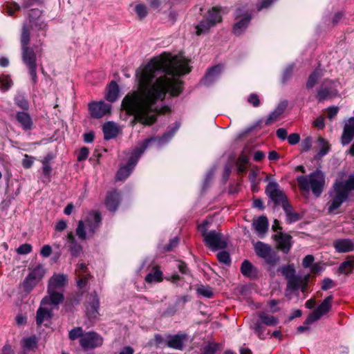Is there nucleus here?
Returning a JSON list of instances; mask_svg holds the SVG:
<instances>
[{"mask_svg": "<svg viewBox=\"0 0 354 354\" xmlns=\"http://www.w3.org/2000/svg\"><path fill=\"white\" fill-rule=\"evenodd\" d=\"M191 71L187 62L178 56L164 52L155 57L136 73L138 90L129 93L123 98L121 107L127 115H134L138 122L152 125L157 121V115L170 111L168 106L160 109L155 106L159 100H164L167 93L178 97L183 91V81L178 77Z\"/></svg>", "mask_w": 354, "mask_h": 354, "instance_id": "f257e3e1", "label": "nucleus"}, {"mask_svg": "<svg viewBox=\"0 0 354 354\" xmlns=\"http://www.w3.org/2000/svg\"><path fill=\"white\" fill-rule=\"evenodd\" d=\"M297 181L301 191L308 193L311 190L316 197L322 194L325 186L324 175L319 170L308 176H300L297 177Z\"/></svg>", "mask_w": 354, "mask_h": 354, "instance_id": "f03ea898", "label": "nucleus"}, {"mask_svg": "<svg viewBox=\"0 0 354 354\" xmlns=\"http://www.w3.org/2000/svg\"><path fill=\"white\" fill-rule=\"evenodd\" d=\"M234 16L236 21L233 25L232 33L240 36L249 26L252 19V11L245 7H239L235 10Z\"/></svg>", "mask_w": 354, "mask_h": 354, "instance_id": "7ed1b4c3", "label": "nucleus"}, {"mask_svg": "<svg viewBox=\"0 0 354 354\" xmlns=\"http://www.w3.org/2000/svg\"><path fill=\"white\" fill-rule=\"evenodd\" d=\"M311 148L317 152V155H326L329 152L330 146L322 136H319L315 142L311 136H307L300 143V151L301 153L307 152Z\"/></svg>", "mask_w": 354, "mask_h": 354, "instance_id": "20e7f679", "label": "nucleus"}, {"mask_svg": "<svg viewBox=\"0 0 354 354\" xmlns=\"http://www.w3.org/2000/svg\"><path fill=\"white\" fill-rule=\"evenodd\" d=\"M45 274L43 266L39 264L35 267L19 285V288L26 295L29 294L33 288L42 279Z\"/></svg>", "mask_w": 354, "mask_h": 354, "instance_id": "39448f33", "label": "nucleus"}, {"mask_svg": "<svg viewBox=\"0 0 354 354\" xmlns=\"http://www.w3.org/2000/svg\"><path fill=\"white\" fill-rule=\"evenodd\" d=\"M199 230L204 238L206 245L210 249L217 250L226 248L227 243L220 232L214 230L207 232L205 223L199 227Z\"/></svg>", "mask_w": 354, "mask_h": 354, "instance_id": "423d86ee", "label": "nucleus"}, {"mask_svg": "<svg viewBox=\"0 0 354 354\" xmlns=\"http://www.w3.org/2000/svg\"><path fill=\"white\" fill-rule=\"evenodd\" d=\"M330 199L326 206L328 213H333L347 201L348 195L335 181L333 185V190L330 192Z\"/></svg>", "mask_w": 354, "mask_h": 354, "instance_id": "0eeeda50", "label": "nucleus"}, {"mask_svg": "<svg viewBox=\"0 0 354 354\" xmlns=\"http://www.w3.org/2000/svg\"><path fill=\"white\" fill-rule=\"evenodd\" d=\"M254 250L257 255L265 260L270 266H274L279 261L277 254L272 252V248L261 241H257L254 245Z\"/></svg>", "mask_w": 354, "mask_h": 354, "instance_id": "6e6552de", "label": "nucleus"}, {"mask_svg": "<svg viewBox=\"0 0 354 354\" xmlns=\"http://www.w3.org/2000/svg\"><path fill=\"white\" fill-rule=\"evenodd\" d=\"M266 193L273 202L274 207L283 206L285 203H288L285 193L280 189L279 184L275 182H270L266 188Z\"/></svg>", "mask_w": 354, "mask_h": 354, "instance_id": "1a4fd4ad", "label": "nucleus"}, {"mask_svg": "<svg viewBox=\"0 0 354 354\" xmlns=\"http://www.w3.org/2000/svg\"><path fill=\"white\" fill-rule=\"evenodd\" d=\"M333 295L326 297L318 307L307 317L306 324H310L327 314L332 308Z\"/></svg>", "mask_w": 354, "mask_h": 354, "instance_id": "9d476101", "label": "nucleus"}, {"mask_svg": "<svg viewBox=\"0 0 354 354\" xmlns=\"http://www.w3.org/2000/svg\"><path fill=\"white\" fill-rule=\"evenodd\" d=\"M103 344V337L95 332L91 331L84 333L80 339V344L84 350L93 349Z\"/></svg>", "mask_w": 354, "mask_h": 354, "instance_id": "9b49d317", "label": "nucleus"}, {"mask_svg": "<svg viewBox=\"0 0 354 354\" xmlns=\"http://www.w3.org/2000/svg\"><path fill=\"white\" fill-rule=\"evenodd\" d=\"M111 106L103 101H93L88 105V109L91 117L100 119L111 113Z\"/></svg>", "mask_w": 354, "mask_h": 354, "instance_id": "f8f14e48", "label": "nucleus"}, {"mask_svg": "<svg viewBox=\"0 0 354 354\" xmlns=\"http://www.w3.org/2000/svg\"><path fill=\"white\" fill-rule=\"evenodd\" d=\"M86 227L88 228V236L91 237L98 230L101 222V214L97 211H91L88 213L87 217L84 221Z\"/></svg>", "mask_w": 354, "mask_h": 354, "instance_id": "ddd939ff", "label": "nucleus"}, {"mask_svg": "<svg viewBox=\"0 0 354 354\" xmlns=\"http://www.w3.org/2000/svg\"><path fill=\"white\" fill-rule=\"evenodd\" d=\"M331 80H326L317 88L316 98L319 102L331 99L337 95V91L331 87Z\"/></svg>", "mask_w": 354, "mask_h": 354, "instance_id": "4468645a", "label": "nucleus"}, {"mask_svg": "<svg viewBox=\"0 0 354 354\" xmlns=\"http://www.w3.org/2000/svg\"><path fill=\"white\" fill-rule=\"evenodd\" d=\"M47 293L48 295L45 296L41 301V306H57L64 301V295L58 290L47 289Z\"/></svg>", "mask_w": 354, "mask_h": 354, "instance_id": "2eb2a0df", "label": "nucleus"}, {"mask_svg": "<svg viewBox=\"0 0 354 354\" xmlns=\"http://www.w3.org/2000/svg\"><path fill=\"white\" fill-rule=\"evenodd\" d=\"M138 156H131L127 165L121 166L115 176L116 180H124L131 173L138 162Z\"/></svg>", "mask_w": 354, "mask_h": 354, "instance_id": "dca6fc26", "label": "nucleus"}, {"mask_svg": "<svg viewBox=\"0 0 354 354\" xmlns=\"http://www.w3.org/2000/svg\"><path fill=\"white\" fill-rule=\"evenodd\" d=\"M67 284V275L54 274L48 280V289L50 290H62Z\"/></svg>", "mask_w": 354, "mask_h": 354, "instance_id": "f3484780", "label": "nucleus"}, {"mask_svg": "<svg viewBox=\"0 0 354 354\" xmlns=\"http://www.w3.org/2000/svg\"><path fill=\"white\" fill-rule=\"evenodd\" d=\"M273 239L277 243V248L283 253L287 254L291 248L290 240L292 236L282 232H279L273 236Z\"/></svg>", "mask_w": 354, "mask_h": 354, "instance_id": "a211bd4d", "label": "nucleus"}, {"mask_svg": "<svg viewBox=\"0 0 354 354\" xmlns=\"http://www.w3.org/2000/svg\"><path fill=\"white\" fill-rule=\"evenodd\" d=\"M16 120L25 131H31L35 125L30 114L25 111H18L15 115Z\"/></svg>", "mask_w": 354, "mask_h": 354, "instance_id": "6ab92c4d", "label": "nucleus"}, {"mask_svg": "<svg viewBox=\"0 0 354 354\" xmlns=\"http://www.w3.org/2000/svg\"><path fill=\"white\" fill-rule=\"evenodd\" d=\"M86 314L90 318H95L98 315L99 299L95 294H90L86 299Z\"/></svg>", "mask_w": 354, "mask_h": 354, "instance_id": "aec40b11", "label": "nucleus"}, {"mask_svg": "<svg viewBox=\"0 0 354 354\" xmlns=\"http://www.w3.org/2000/svg\"><path fill=\"white\" fill-rule=\"evenodd\" d=\"M120 194L117 190L108 192L105 198V205L111 212H115L120 203Z\"/></svg>", "mask_w": 354, "mask_h": 354, "instance_id": "412c9836", "label": "nucleus"}, {"mask_svg": "<svg viewBox=\"0 0 354 354\" xmlns=\"http://www.w3.org/2000/svg\"><path fill=\"white\" fill-rule=\"evenodd\" d=\"M21 60L26 67L37 65V55L32 47H26L21 48Z\"/></svg>", "mask_w": 354, "mask_h": 354, "instance_id": "4be33fe9", "label": "nucleus"}, {"mask_svg": "<svg viewBox=\"0 0 354 354\" xmlns=\"http://www.w3.org/2000/svg\"><path fill=\"white\" fill-rule=\"evenodd\" d=\"M221 70L222 67L219 64L209 68L202 80L203 84L206 86L212 84L218 77Z\"/></svg>", "mask_w": 354, "mask_h": 354, "instance_id": "5701e85b", "label": "nucleus"}, {"mask_svg": "<svg viewBox=\"0 0 354 354\" xmlns=\"http://www.w3.org/2000/svg\"><path fill=\"white\" fill-rule=\"evenodd\" d=\"M241 272L244 277L250 279H257L259 275L258 269L248 260H244L242 262Z\"/></svg>", "mask_w": 354, "mask_h": 354, "instance_id": "b1692460", "label": "nucleus"}, {"mask_svg": "<svg viewBox=\"0 0 354 354\" xmlns=\"http://www.w3.org/2000/svg\"><path fill=\"white\" fill-rule=\"evenodd\" d=\"M333 245L336 251L341 253L348 252L354 250V244L349 239H337L334 241Z\"/></svg>", "mask_w": 354, "mask_h": 354, "instance_id": "393cba45", "label": "nucleus"}, {"mask_svg": "<svg viewBox=\"0 0 354 354\" xmlns=\"http://www.w3.org/2000/svg\"><path fill=\"white\" fill-rule=\"evenodd\" d=\"M282 208L286 214V221L288 223H295L301 219L300 215L296 212L290 203H285Z\"/></svg>", "mask_w": 354, "mask_h": 354, "instance_id": "a878e982", "label": "nucleus"}, {"mask_svg": "<svg viewBox=\"0 0 354 354\" xmlns=\"http://www.w3.org/2000/svg\"><path fill=\"white\" fill-rule=\"evenodd\" d=\"M104 138L106 140L115 138L118 134V128L113 122H107L103 125Z\"/></svg>", "mask_w": 354, "mask_h": 354, "instance_id": "bb28decb", "label": "nucleus"}, {"mask_svg": "<svg viewBox=\"0 0 354 354\" xmlns=\"http://www.w3.org/2000/svg\"><path fill=\"white\" fill-rule=\"evenodd\" d=\"M208 21H210L211 25L215 26L217 24L222 21V16L221 15V8L214 6L209 10L204 16Z\"/></svg>", "mask_w": 354, "mask_h": 354, "instance_id": "cd10ccee", "label": "nucleus"}, {"mask_svg": "<svg viewBox=\"0 0 354 354\" xmlns=\"http://www.w3.org/2000/svg\"><path fill=\"white\" fill-rule=\"evenodd\" d=\"M120 92L119 86L116 82L112 80L108 86L106 93V100L110 102H114L118 97Z\"/></svg>", "mask_w": 354, "mask_h": 354, "instance_id": "c85d7f7f", "label": "nucleus"}, {"mask_svg": "<svg viewBox=\"0 0 354 354\" xmlns=\"http://www.w3.org/2000/svg\"><path fill=\"white\" fill-rule=\"evenodd\" d=\"M252 225L259 235L264 234L268 228V220L266 216H261L254 220Z\"/></svg>", "mask_w": 354, "mask_h": 354, "instance_id": "c756f323", "label": "nucleus"}, {"mask_svg": "<svg viewBox=\"0 0 354 354\" xmlns=\"http://www.w3.org/2000/svg\"><path fill=\"white\" fill-rule=\"evenodd\" d=\"M180 127V123L179 122H175L173 124V127H169V129L166 132H165L160 137H159L158 142L160 144H163L169 142L178 131Z\"/></svg>", "mask_w": 354, "mask_h": 354, "instance_id": "7c9ffc66", "label": "nucleus"}, {"mask_svg": "<svg viewBox=\"0 0 354 354\" xmlns=\"http://www.w3.org/2000/svg\"><path fill=\"white\" fill-rule=\"evenodd\" d=\"M41 306L37 309L36 314V324L40 326L45 320H49L52 317V309Z\"/></svg>", "mask_w": 354, "mask_h": 354, "instance_id": "2f4dec72", "label": "nucleus"}, {"mask_svg": "<svg viewBox=\"0 0 354 354\" xmlns=\"http://www.w3.org/2000/svg\"><path fill=\"white\" fill-rule=\"evenodd\" d=\"M50 158L47 157L42 160V175L40 177V180L44 184H48L51 180L52 168L50 166Z\"/></svg>", "mask_w": 354, "mask_h": 354, "instance_id": "473e14b6", "label": "nucleus"}, {"mask_svg": "<svg viewBox=\"0 0 354 354\" xmlns=\"http://www.w3.org/2000/svg\"><path fill=\"white\" fill-rule=\"evenodd\" d=\"M185 339V335L178 334L170 336L167 341V346L175 349L182 350L183 347V342Z\"/></svg>", "mask_w": 354, "mask_h": 354, "instance_id": "72a5a7b5", "label": "nucleus"}, {"mask_svg": "<svg viewBox=\"0 0 354 354\" xmlns=\"http://www.w3.org/2000/svg\"><path fill=\"white\" fill-rule=\"evenodd\" d=\"M301 279L298 276H295L287 279V285L286 288V296L292 294L294 291L297 290L301 286Z\"/></svg>", "mask_w": 354, "mask_h": 354, "instance_id": "f704fd0d", "label": "nucleus"}, {"mask_svg": "<svg viewBox=\"0 0 354 354\" xmlns=\"http://www.w3.org/2000/svg\"><path fill=\"white\" fill-rule=\"evenodd\" d=\"M322 76V73L321 71L318 68L315 69L308 77L306 88L308 90L314 88V86L319 83Z\"/></svg>", "mask_w": 354, "mask_h": 354, "instance_id": "c9c22d12", "label": "nucleus"}, {"mask_svg": "<svg viewBox=\"0 0 354 354\" xmlns=\"http://www.w3.org/2000/svg\"><path fill=\"white\" fill-rule=\"evenodd\" d=\"M354 138V128L350 123L346 124L342 136V143L343 145L349 144Z\"/></svg>", "mask_w": 354, "mask_h": 354, "instance_id": "e433bc0d", "label": "nucleus"}, {"mask_svg": "<svg viewBox=\"0 0 354 354\" xmlns=\"http://www.w3.org/2000/svg\"><path fill=\"white\" fill-rule=\"evenodd\" d=\"M339 185L346 192L349 196L351 191L354 190V176L351 175L346 180H335Z\"/></svg>", "mask_w": 354, "mask_h": 354, "instance_id": "4c0bfd02", "label": "nucleus"}, {"mask_svg": "<svg viewBox=\"0 0 354 354\" xmlns=\"http://www.w3.org/2000/svg\"><path fill=\"white\" fill-rule=\"evenodd\" d=\"M212 27H214V26H212L210 21L204 17L203 19L196 26V33L197 35L206 33Z\"/></svg>", "mask_w": 354, "mask_h": 354, "instance_id": "58836bf2", "label": "nucleus"}, {"mask_svg": "<svg viewBox=\"0 0 354 354\" xmlns=\"http://www.w3.org/2000/svg\"><path fill=\"white\" fill-rule=\"evenodd\" d=\"M30 41V32L26 26H24L20 37L21 48L29 47Z\"/></svg>", "mask_w": 354, "mask_h": 354, "instance_id": "ea45409f", "label": "nucleus"}, {"mask_svg": "<svg viewBox=\"0 0 354 354\" xmlns=\"http://www.w3.org/2000/svg\"><path fill=\"white\" fill-rule=\"evenodd\" d=\"M239 155H265L264 152L251 143L246 144Z\"/></svg>", "mask_w": 354, "mask_h": 354, "instance_id": "a19ab883", "label": "nucleus"}, {"mask_svg": "<svg viewBox=\"0 0 354 354\" xmlns=\"http://www.w3.org/2000/svg\"><path fill=\"white\" fill-rule=\"evenodd\" d=\"M37 338L35 336H30L22 340V346L24 349L34 351L37 347Z\"/></svg>", "mask_w": 354, "mask_h": 354, "instance_id": "79ce46f5", "label": "nucleus"}, {"mask_svg": "<svg viewBox=\"0 0 354 354\" xmlns=\"http://www.w3.org/2000/svg\"><path fill=\"white\" fill-rule=\"evenodd\" d=\"M259 318L262 324H264L269 326H274L278 324V319L266 313H262L259 314Z\"/></svg>", "mask_w": 354, "mask_h": 354, "instance_id": "37998d69", "label": "nucleus"}, {"mask_svg": "<svg viewBox=\"0 0 354 354\" xmlns=\"http://www.w3.org/2000/svg\"><path fill=\"white\" fill-rule=\"evenodd\" d=\"M145 281L147 283L160 282L162 281V272L160 270L156 269L145 277Z\"/></svg>", "mask_w": 354, "mask_h": 354, "instance_id": "c03bdc74", "label": "nucleus"}, {"mask_svg": "<svg viewBox=\"0 0 354 354\" xmlns=\"http://www.w3.org/2000/svg\"><path fill=\"white\" fill-rule=\"evenodd\" d=\"M354 268V259H348L342 262L339 267V271L342 274H348L351 272Z\"/></svg>", "mask_w": 354, "mask_h": 354, "instance_id": "a18cd8bd", "label": "nucleus"}, {"mask_svg": "<svg viewBox=\"0 0 354 354\" xmlns=\"http://www.w3.org/2000/svg\"><path fill=\"white\" fill-rule=\"evenodd\" d=\"M261 120L257 122L255 124L247 127L242 132H241L236 137L234 144H237L238 142L244 138L248 134L254 131L256 128L260 127Z\"/></svg>", "mask_w": 354, "mask_h": 354, "instance_id": "49530a36", "label": "nucleus"}, {"mask_svg": "<svg viewBox=\"0 0 354 354\" xmlns=\"http://www.w3.org/2000/svg\"><path fill=\"white\" fill-rule=\"evenodd\" d=\"M221 349V344L215 342H208L202 349V354H214Z\"/></svg>", "mask_w": 354, "mask_h": 354, "instance_id": "de8ad7c7", "label": "nucleus"}, {"mask_svg": "<svg viewBox=\"0 0 354 354\" xmlns=\"http://www.w3.org/2000/svg\"><path fill=\"white\" fill-rule=\"evenodd\" d=\"M14 101L15 104L21 109L26 111L29 109V102L24 95H19L16 96Z\"/></svg>", "mask_w": 354, "mask_h": 354, "instance_id": "09e8293b", "label": "nucleus"}, {"mask_svg": "<svg viewBox=\"0 0 354 354\" xmlns=\"http://www.w3.org/2000/svg\"><path fill=\"white\" fill-rule=\"evenodd\" d=\"M279 270L286 277V279L296 276L295 270L293 265L283 266Z\"/></svg>", "mask_w": 354, "mask_h": 354, "instance_id": "8fccbe9b", "label": "nucleus"}, {"mask_svg": "<svg viewBox=\"0 0 354 354\" xmlns=\"http://www.w3.org/2000/svg\"><path fill=\"white\" fill-rule=\"evenodd\" d=\"M12 84V81L8 75H2L0 77V86L3 91H6L9 90Z\"/></svg>", "mask_w": 354, "mask_h": 354, "instance_id": "3c124183", "label": "nucleus"}, {"mask_svg": "<svg viewBox=\"0 0 354 354\" xmlns=\"http://www.w3.org/2000/svg\"><path fill=\"white\" fill-rule=\"evenodd\" d=\"M86 225L83 221H80L78 222L77 227L76 228V234L78 238L80 240H85L87 238L86 232L85 230Z\"/></svg>", "mask_w": 354, "mask_h": 354, "instance_id": "603ef678", "label": "nucleus"}, {"mask_svg": "<svg viewBox=\"0 0 354 354\" xmlns=\"http://www.w3.org/2000/svg\"><path fill=\"white\" fill-rule=\"evenodd\" d=\"M252 329L260 339H263L266 338L265 328L262 326L261 322H257L254 323L252 326Z\"/></svg>", "mask_w": 354, "mask_h": 354, "instance_id": "864d4df0", "label": "nucleus"}, {"mask_svg": "<svg viewBox=\"0 0 354 354\" xmlns=\"http://www.w3.org/2000/svg\"><path fill=\"white\" fill-rule=\"evenodd\" d=\"M248 161V156H239L236 162L237 170L239 173L245 172Z\"/></svg>", "mask_w": 354, "mask_h": 354, "instance_id": "5fc2aeb1", "label": "nucleus"}, {"mask_svg": "<svg viewBox=\"0 0 354 354\" xmlns=\"http://www.w3.org/2000/svg\"><path fill=\"white\" fill-rule=\"evenodd\" d=\"M84 335L82 327H75L69 331L68 337L71 340H75L77 338L81 339Z\"/></svg>", "mask_w": 354, "mask_h": 354, "instance_id": "6e6d98bb", "label": "nucleus"}, {"mask_svg": "<svg viewBox=\"0 0 354 354\" xmlns=\"http://www.w3.org/2000/svg\"><path fill=\"white\" fill-rule=\"evenodd\" d=\"M293 64H290L287 66L283 71L281 82L283 84H285L288 80H289L292 75L293 72Z\"/></svg>", "mask_w": 354, "mask_h": 354, "instance_id": "4d7b16f0", "label": "nucleus"}, {"mask_svg": "<svg viewBox=\"0 0 354 354\" xmlns=\"http://www.w3.org/2000/svg\"><path fill=\"white\" fill-rule=\"evenodd\" d=\"M135 12L140 19H142L147 17L148 12L145 5L138 4L135 7Z\"/></svg>", "mask_w": 354, "mask_h": 354, "instance_id": "13d9d810", "label": "nucleus"}, {"mask_svg": "<svg viewBox=\"0 0 354 354\" xmlns=\"http://www.w3.org/2000/svg\"><path fill=\"white\" fill-rule=\"evenodd\" d=\"M156 138H149L145 140L142 145L140 147H137L135 149L134 153H132L131 155H141L145 151L146 148L148 147L149 144L151 142H154Z\"/></svg>", "mask_w": 354, "mask_h": 354, "instance_id": "bf43d9fd", "label": "nucleus"}, {"mask_svg": "<svg viewBox=\"0 0 354 354\" xmlns=\"http://www.w3.org/2000/svg\"><path fill=\"white\" fill-rule=\"evenodd\" d=\"M247 102L254 107H258L261 104L259 97L256 93H250L248 97Z\"/></svg>", "mask_w": 354, "mask_h": 354, "instance_id": "052dcab7", "label": "nucleus"}, {"mask_svg": "<svg viewBox=\"0 0 354 354\" xmlns=\"http://www.w3.org/2000/svg\"><path fill=\"white\" fill-rule=\"evenodd\" d=\"M32 247L29 243H24L21 245L17 249V252L19 254H27L32 252Z\"/></svg>", "mask_w": 354, "mask_h": 354, "instance_id": "680f3d73", "label": "nucleus"}, {"mask_svg": "<svg viewBox=\"0 0 354 354\" xmlns=\"http://www.w3.org/2000/svg\"><path fill=\"white\" fill-rule=\"evenodd\" d=\"M42 13H43V11L38 8H33V9L30 10L29 14H28L29 21H33V20H35V19H40V17L42 15Z\"/></svg>", "mask_w": 354, "mask_h": 354, "instance_id": "e2e57ef3", "label": "nucleus"}, {"mask_svg": "<svg viewBox=\"0 0 354 354\" xmlns=\"http://www.w3.org/2000/svg\"><path fill=\"white\" fill-rule=\"evenodd\" d=\"M77 286L80 288H82L86 285L88 279L91 278V274L89 273L85 274L82 276H77Z\"/></svg>", "mask_w": 354, "mask_h": 354, "instance_id": "0e129e2a", "label": "nucleus"}, {"mask_svg": "<svg viewBox=\"0 0 354 354\" xmlns=\"http://www.w3.org/2000/svg\"><path fill=\"white\" fill-rule=\"evenodd\" d=\"M77 286L80 288H82L86 285L88 279L91 278V274L89 273L85 274L82 276H77Z\"/></svg>", "mask_w": 354, "mask_h": 354, "instance_id": "69168bd1", "label": "nucleus"}, {"mask_svg": "<svg viewBox=\"0 0 354 354\" xmlns=\"http://www.w3.org/2000/svg\"><path fill=\"white\" fill-rule=\"evenodd\" d=\"M218 260L224 264L229 265L231 262L229 254L227 252H221L217 254Z\"/></svg>", "mask_w": 354, "mask_h": 354, "instance_id": "338daca9", "label": "nucleus"}, {"mask_svg": "<svg viewBox=\"0 0 354 354\" xmlns=\"http://www.w3.org/2000/svg\"><path fill=\"white\" fill-rule=\"evenodd\" d=\"M197 291L200 295L207 298H210L213 295V292L209 287L202 286L197 289Z\"/></svg>", "mask_w": 354, "mask_h": 354, "instance_id": "774afa93", "label": "nucleus"}]
</instances>
